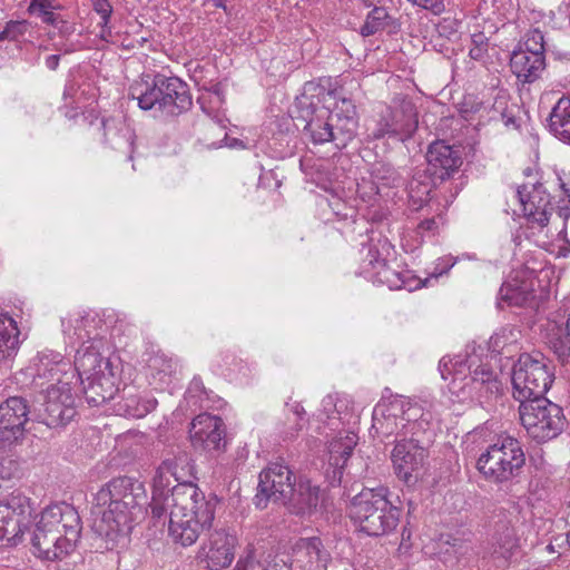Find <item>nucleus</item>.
I'll use <instances>...</instances> for the list:
<instances>
[{
    "label": "nucleus",
    "instance_id": "obj_1",
    "mask_svg": "<svg viewBox=\"0 0 570 570\" xmlns=\"http://www.w3.org/2000/svg\"><path fill=\"white\" fill-rule=\"evenodd\" d=\"M145 499L144 484L128 476L112 479L97 492L96 505L105 509L97 512L92 531L105 541V549H114L118 539L131 531L135 517Z\"/></svg>",
    "mask_w": 570,
    "mask_h": 570
},
{
    "label": "nucleus",
    "instance_id": "obj_2",
    "mask_svg": "<svg viewBox=\"0 0 570 570\" xmlns=\"http://www.w3.org/2000/svg\"><path fill=\"white\" fill-rule=\"evenodd\" d=\"M165 499L158 511L155 500H151L153 518L160 520L168 515V531L173 540L184 547L191 546L212 525L216 503L207 500L197 485H180Z\"/></svg>",
    "mask_w": 570,
    "mask_h": 570
},
{
    "label": "nucleus",
    "instance_id": "obj_3",
    "mask_svg": "<svg viewBox=\"0 0 570 570\" xmlns=\"http://www.w3.org/2000/svg\"><path fill=\"white\" fill-rule=\"evenodd\" d=\"M439 370L443 380L452 377L449 384L452 393L476 401L483 407L492 405L502 393L498 375L489 365L482 364L474 350L464 355L442 357Z\"/></svg>",
    "mask_w": 570,
    "mask_h": 570
},
{
    "label": "nucleus",
    "instance_id": "obj_4",
    "mask_svg": "<svg viewBox=\"0 0 570 570\" xmlns=\"http://www.w3.org/2000/svg\"><path fill=\"white\" fill-rule=\"evenodd\" d=\"M81 530V519L72 505L65 502L49 505L36 523L32 547L39 558L62 559L76 549Z\"/></svg>",
    "mask_w": 570,
    "mask_h": 570
},
{
    "label": "nucleus",
    "instance_id": "obj_5",
    "mask_svg": "<svg viewBox=\"0 0 570 570\" xmlns=\"http://www.w3.org/2000/svg\"><path fill=\"white\" fill-rule=\"evenodd\" d=\"M386 488L364 489L350 504V517L370 537L384 535L399 524L401 509L389 500Z\"/></svg>",
    "mask_w": 570,
    "mask_h": 570
},
{
    "label": "nucleus",
    "instance_id": "obj_6",
    "mask_svg": "<svg viewBox=\"0 0 570 570\" xmlns=\"http://www.w3.org/2000/svg\"><path fill=\"white\" fill-rule=\"evenodd\" d=\"M130 97L137 100L140 109L157 110L168 116L186 112L193 105L187 83L164 75H156L151 86H132Z\"/></svg>",
    "mask_w": 570,
    "mask_h": 570
},
{
    "label": "nucleus",
    "instance_id": "obj_7",
    "mask_svg": "<svg viewBox=\"0 0 570 570\" xmlns=\"http://www.w3.org/2000/svg\"><path fill=\"white\" fill-rule=\"evenodd\" d=\"M524 464L525 454L520 441L505 436L489 445L479 456L476 468L487 481L507 484L521 475Z\"/></svg>",
    "mask_w": 570,
    "mask_h": 570
},
{
    "label": "nucleus",
    "instance_id": "obj_8",
    "mask_svg": "<svg viewBox=\"0 0 570 570\" xmlns=\"http://www.w3.org/2000/svg\"><path fill=\"white\" fill-rule=\"evenodd\" d=\"M552 370L541 352L521 354L512 370L513 397L520 403L544 397L554 380Z\"/></svg>",
    "mask_w": 570,
    "mask_h": 570
},
{
    "label": "nucleus",
    "instance_id": "obj_9",
    "mask_svg": "<svg viewBox=\"0 0 570 570\" xmlns=\"http://www.w3.org/2000/svg\"><path fill=\"white\" fill-rule=\"evenodd\" d=\"M519 415L528 435L539 443L558 436L566 425L562 409L546 397L520 403Z\"/></svg>",
    "mask_w": 570,
    "mask_h": 570
},
{
    "label": "nucleus",
    "instance_id": "obj_10",
    "mask_svg": "<svg viewBox=\"0 0 570 570\" xmlns=\"http://www.w3.org/2000/svg\"><path fill=\"white\" fill-rule=\"evenodd\" d=\"M194 465L189 454L184 450H177L166 456L157 468L154 476L153 498L156 510L180 485H196L193 482Z\"/></svg>",
    "mask_w": 570,
    "mask_h": 570
},
{
    "label": "nucleus",
    "instance_id": "obj_11",
    "mask_svg": "<svg viewBox=\"0 0 570 570\" xmlns=\"http://www.w3.org/2000/svg\"><path fill=\"white\" fill-rule=\"evenodd\" d=\"M417 125V112L414 104L409 99L397 98L393 100L391 106L381 111L371 135L375 139L389 136L404 141L413 136Z\"/></svg>",
    "mask_w": 570,
    "mask_h": 570
},
{
    "label": "nucleus",
    "instance_id": "obj_12",
    "mask_svg": "<svg viewBox=\"0 0 570 570\" xmlns=\"http://www.w3.org/2000/svg\"><path fill=\"white\" fill-rule=\"evenodd\" d=\"M294 484L293 472L287 465L272 463L259 474L257 493L254 499L255 505L264 509L269 501L287 504Z\"/></svg>",
    "mask_w": 570,
    "mask_h": 570
},
{
    "label": "nucleus",
    "instance_id": "obj_13",
    "mask_svg": "<svg viewBox=\"0 0 570 570\" xmlns=\"http://www.w3.org/2000/svg\"><path fill=\"white\" fill-rule=\"evenodd\" d=\"M57 384L47 389L43 422L49 428L66 425L76 415V395L70 383L57 379Z\"/></svg>",
    "mask_w": 570,
    "mask_h": 570
},
{
    "label": "nucleus",
    "instance_id": "obj_14",
    "mask_svg": "<svg viewBox=\"0 0 570 570\" xmlns=\"http://www.w3.org/2000/svg\"><path fill=\"white\" fill-rule=\"evenodd\" d=\"M29 412L28 402L21 396L9 397L0 405V449L22 439Z\"/></svg>",
    "mask_w": 570,
    "mask_h": 570
},
{
    "label": "nucleus",
    "instance_id": "obj_15",
    "mask_svg": "<svg viewBox=\"0 0 570 570\" xmlns=\"http://www.w3.org/2000/svg\"><path fill=\"white\" fill-rule=\"evenodd\" d=\"M190 441L196 450L222 452L226 446L224 422L220 417L203 413L190 423Z\"/></svg>",
    "mask_w": 570,
    "mask_h": 570
},
{
    "label": "nucleus",
    "instance_id": "obj_16",
    "mask_svg": "<svg viewBox=\"0 0 570 570\" xmlns=\"http://www.w3.org/2000/svg\"><path fill=\"white\" fill-rule=\"evenodd\" d=\"M327 95L338 99L333 109L328 110V118L333 128V142L337 148H344L356 135V108L351 99L341 97L336 89L328 91Z\"/></svg>",
    "mask_w": 570,
    "mask_h": 570
},
{
    "label": "nucleus",
    "instance_id": "obj_17",
    "mask_svg": "<svg viewBox=\"0 0 570 570\" xmlns=\"http://www.w3.org/2000/svg\"><path fill=\"white\" fill-rule=\"evenodd\" d=\"M237 539L224 529L215 530L203 543L199 558L209 570H222L230 566L235 558Z\"/></svg>",
    "mask_w": 570,
    "mask_h": 570
},
{
    "label": "nucleus",
    "instance_id": "obj_18",
    "mask_svg": "<svg viewBox=\"0 0 570 570\" xmlns=\"http://www.w3.org/2000/svg\"><path fill=\"white\" fill-rule=\"evenodd\" d=\"M517 196L524 216L533 224L544 227L549 223L553 207L550 196L541 183L523 184L518 187Z\"/></svg>",
    "mask_w": 570,
    "mask_h": 570
},
{
    "label": "nucleus",
    "instance_id": "obj_19",
    "mask_svg": "<svg viewBox=\"0 0 570 570\" xmlns=\"http://www.w3.org/2000/svg\"><path fill=\"white\" fill-rule=\"evenodd\" d=\"M429 171L439 181L450 178L462 165L461 151L442 140L432 142L426 151Z\"/></svg>",
    "mask_w": 570,
    "mask_h": 570
},
{
    "label": "nucleus",
    "instance_id": "obj_20",
    "mask_svg": "<svg viewBox=\"0 0 570 570\" xmlns=\"http://www.w3.org/2000/svg\"><path fill=\"white\" fill-rule=\"evenodd\" d=\"M426 449L423 444L409 441L402 438L397 440L392 451L391 459L395 469L396 475L410 482L413 472L419 471L426 459Z\"/></svg>",
    "mask_w": 570,
    "mask_h": 570
},
{
    "label": "nucleus",
    "instance_id": "obj_21",
    "mask_svg": "<svg viewBox=\"0 0 570 570\" xmlns=\"http://www.w3.org/2000/svg\"><path fill=\"white\" fill-rule=\"evenodd\" d=\"M403 410H406V400L395 401L386 409L374 410L372 429L382 442H394L403 438Z\"/></svg>",
    "mask_w": 570,
    "mask_h": 570
},
{
    "label": "nucleus",
    "instance_id": "obj_22",
    "mask_svg": "<svg viewBox=\"0 0 570 570\" xmlns=\"http://www.w3.org/2000/svg\"><path fill=\"white\" fill-rule=\"evenodd\" d=\"M323 500L324 493L320 487L312 484L309 480H301L297 485L294 484L287 505L297 515L311 517L320 511Z\"/></svg>",
    "mask_w": 570,
    "mask_h": 570
},
{
    "label": "nucleus",
    "instance_id": "obj_23",
    "mask_svg": "<svg viewBox=\"0 0 570 570\" xmlns=\"http://www.w3.org/2000/svg\"><path fill=\"white\" fill-rule=\"evenodd\" d=\"M405 424L403 426V438L409 441L429 446L433 440L434 432L428 417L417 404H413L406 400V410H403V419Z\"/></svg>",
    "mask_w": 570,
    "mask_h": 570
},
{
    "label": "nucleus",
    "instance_id": "obj_24",
    "mask_svg": "<svg viewBox=\"0 0 570 570\" xmlns=\"http://www.w3.org/2000/svg\"><path fill=\"white\" fill-rule=\"evenodd\" d=\"M75 368L82 383L85 380L102 376L106 372H114L111 362L101 356L95 343L77 351Z\"/></svg>",
    "mask_w": 570,
    "mask_h": 570
},
{
    "label": "nucleus",
    "instance_id": "obj_25",
    "mask_svg": "<svg viewBox=\"0 0 570 570\" xmlns=\"http://www.w3.org/2000/svg\"><path fill=\"white\" fill-rule=\"evenodd\" d=\"M296 560L304 563L309 570H326L331 554L324 549L320 538H305L296 543Z\"/></svg>",
    "mask_w": 570,
    "mask_h": 570
},
{
    "label": "nucleus",
    "instance_id": "obj_26",
    "mask_svg": "<svg viewBox=\"0 0 570 570\" xmlns=\"http://www.w3.org/2000/svg\"><path fill=\"white\" fill-rule=\"evenodd\" d=\"M512 72L522 82H534L546 68V57L513 51L510 59Z\"/></svg>",
    "mask_w": 570,
    "mask_h": 570
},
{
    "label": "nucleus",
    "instance_id": "obj_27",
    "mask_svg": "<svg viewBox=\"0 0 570 570\" xmlns=\"http://www.w3.org/2000/svg\"><path fill=\"white\" fill-rule=\"evenodd\" d=\"M547 343L563 363L570 365V315L566 322L548 320Z\"/></svg>",
    "mask_w": 570,
    "mask_h": 570
},
{
    "label": "nucleus",
    "instance_id": "obj_28",
    "mask_svg": "<svg viewBox=\"0 0 570 570\" xmlns=\"http://www.w3.org/2000/svg\"><path fill=\"white\" fill-rule=\"evenodd\" d=\"M83 393L89 405L99 406L111 400L117 392L114 372L85 380Z\"/></svg>",
    "mask_w": 570,
    "mask_h": 570
},
{
    "label": "nucleus",
    "instance_id": "obj_29",
    "mask_svg": "<svg viewBox=\"0 0 570 570\" xmlns=\"http://www.w3.org/2000/svg\"><path fill=\"white\" fill-rule=\"evenodd\" d=\"M428 170H416L407 184L409 202L414 210H419L430 200V194L436 185Z\"/></svg>",
    "mask_w": 570,
    "mask_h": 570
},
{
    "label": "nucleus",
    "instance_id": "obj_30",
    "mask_svg": "<svg viewBox=\"0 0 570 570\" xmlns=\"http://www.w3.org/2000/svg\"><path fill=\"white\" fill-rule=\"evenodd\" d=\"M157 400L148 394L126 393L117 403V411L120 415L141 419L154 411Z\"/></svg>",
    "mask_w": 570,
    "mask_h": 570
},
{
    "label": "nucleus",
    "instance_id": "obj_31",
    "mask_svg": "<svg viewBox=\"0 0 570 570\" xmlns=\"http://www.w3.org/2000/svg\"><path fill=\"white\" fill-rule=\"evenodd\" d=\"M19 335L17 322L8 314L0 313V362L17 354L20 344Z\"/></svg>",
    "mask_w": 570,
    "mask_h": 570
},
{
    "label": "nucleus",
    "instance_id": "obj_32",
    "mask_svg": "<svg viewBox=\"0 0 570 570\" xmlns=\"http://www.w3.org/2000/svg\"><path fill=\"white\" fill-rule=\"evenodd\" d=\"M548 126L560 140L570 144V97H562L552 108Z\"/></svg>",
    "mask_w": 570,
    "mask_h": 570
},
{
    "label": "nucleus",
    "instance_id": "obj_33",
    "mask_svg": "<svg viewBox=\"0 0 570 570\" xmlns=\"http://www.w3.org/2000/svg\"><path fill=\"white\" fill-rule=\"evenodd\" d=\"M21 534L20 518L10 503H0V544H16Z\"/></svg>",
    "mask_w": 570,
    "mask_h": 570
},
{
    "label": "nucleus",
    "instance_id": "obj_34",
    "mask_svg": "<svg viewBox=\"0 0 570 570\" xmlns=\"http://www.w3.org/2000/svg\"><path fill=\"white\" fill-rule=\"evenodd\" d=\"M499 298L509 306L522 307L533 299V289L527 281L512 279L502 284Z\"/></svg>",
    "mask_w": 570,
    "mask_h": 570
},
{
    "label": "nucleus",
    "instance_id": "obj_35",
    "mask_svg": "<svg viewBox=\"0 0 570 570\" xmlns=\"http://www.w3.org/2000/svg\"><path fill=\"white\" fill-rule=\"evenodd\" d=\"M493 540L495 546L493 554L505 561L510 559L514 549L518 548V539L511 521L505 520L497 522Z\"/></svg>",
    "mask_w": 570,
    "mask_h": 570
},
{
    "label": "nucleus",
    "instance_id": "obj_36",
    "mask_svg": "<svg viewBox=\"0 0 570 570\" xmlns=\"http://www.w3.org/2000/svg\"><path fill=\"white\" fill-rule=\"evenodd\" d=\"M304 129L315 144L333 142V128L328 118V108H321L314 117L307 120Z\"/></svg>",
    "mask_w": 570,
    "mask_h": 570
},
{
    "label": "nucleus",
    "instance_id": "obj_37",
    "mask_svg": "<svg viewBox=\"0 0 570 570\" xmlns=\"http://www.w3.org/2000/svg\"><path fill=\"white\" fill-rule=\"evenodd\" d=\"M357 441L358 436L352 432H348L344 436H340L333 440L330 444L331 464L343 468L347 459L353 453Z\"/></svg>",
    "mask_w": 570,
    "mask_h": 570
},
{
    "label": "nucleus",
    "instance_id": "obj_38",
    "mask_svg": "<svg viewBox=\"0 0 570 570\" xmlns=\"http://www.w3.org/2000/svg\"><path fill=\"white\" fill-rule=\"evenodd\" d=\"M60 9L61 6L55 0H31L27 11L39 17L43 23L57 26L59 16L55 11Z\"/></svg>",
    "mask_w": 570,
    "mask_h": 570
},
{
    "label": "nucleus",
    "instance_id": "obj_39",
    "mask_svg": "<svg viewBox=\"0 0 570 570\" xmlns=\"http://www.w3.org/2000/svg\"><path fill=\"white\" fill-rule=\"evenodd\" d=\"M148 366L153 375H158L160 381H166V377L176 374L178 363L165 354H156L149 358Z\"/></svg>",
    "mask_w": 570,
    "mask_h": 570
},
{
    "label": "nucleus",
    "instance_id": "obj_40",
    "mask_svg": "<svg viewBox=\"0 0 570 570\" xmlns=\"http://www.w3.org/2000/svg\"><path fill=\"white\" fill-rule=\"evenodd\" d=\"M87 322L88 320L78 313L69 314L61 318L62 331L69 337L76 336L79 340H83L85 337H89L85 330Z\"/></svg>",
    "mask_w": 570,
    "mask_h": 570
},
{
    "label": "nucleus",
    "instance_id": "obj_41",
    "mask_svg": "<svg viewBox=\"0 0 570 570\" xmlns=\"http://www.w3.org/2000/svg\"><path fill=\"white\" fill-rule=\"evenodd\" d=\"M387 11L382 7H375L366 17L364 24L361 28V33L365 37L376 33L384 28Z\"/></svg>",
    "mask_w": 570,
    "mask_h": 570
},
{
    "label": "nucleus",
    "instance_id": "obj_42",
    "mask_svg": "<svg viewBox=\"0 0 570 570\" xmlns=\"http://www.w3.org/2000/svg\"><path fill=\"white\" fill-rule=\"evenodd\" d=\"M522 52H528L535 56H544V37L539 29L530 30L525 35L524 49Z\"/></svg>",
    "mask_w": 570,
    "mask_h": 570
},
{
    "label": "nucleus",
    "instance_id": "obj_43",
    "mask_svg": "<svg viewBox=\"0 0 570 570\" xmlns=\"http://www.w3.org/2000/svg\"><path fill=\"white\" fill-rule=\"evenodd\" d=\"M66 365L67 364L61 360L51 363L48 357H42L37 365V376L38 379L48 377L53 380L56 376L62 373Z\"/></svg>",
    "mask_w": 570,
    "mask_h": 570
},
{
    "label": "nucleus",
    "instance_id": "obj_44",
    "mask_svg": "<svg viewBox=\"0 0 570 570\" xmlns=\"http://www.w3.org/2000/svg\"><path fill=\"white\" fill-rule=\"evenodd\" d=\"M371 264L374 268H377V282L386 284L390 287L395 284L392 279V276L395 275V273L387 267L385 259L371 261Z\"/></svg>",
    "mask_w": 570,
    "mask_h": 570
},
{
    "label": "nucleus",
    "instance_id": "obj_45",
    "mask_svg": "<svg viewBox=\"0 0 570 570\" xmlns=\"http://www.w3.org/2000/svg\"><path fill=\"white\" fill-rule=\"evenodd\" d=\"M19 472V463L8 456H0V479L10 480Z\"/></svg>",
    "mask_w": 570,
    "mask_h": 570
},
{
    "label": "nucleus",
    "instance_id": "obj_46",
    "mask_svg": "<svg viewBox=\"0 0 570 570\" xmlns=\"http://www.w3.org/2000/svg\"><path fill=\"white\" fill-rule=\"evenodd\" d=\"M288 421L291 420L288 419ZM303 426L304 423L298 421L293 420V422H285L279 430L281 438L284 441H292L298 436L299 432L303 430Z\"/></svg>",
    "mask_w": 570,
    "mask_h": 570
},
{
    "label": "nucleus",
    "instance_id": "obj_47",
    "mask_svg": "<svg viewBox=\"0 0 570 570\" xmlns=\"http://www.w3.org/2000/svg\"><path fill=\"white\" fill-rule=\"evenodd\" d=\"M29 22L27 20L16 21L10 20L6 24V30L9 36V40H16L18 37L26 33L28 30Z\"/></svg>",
    "mask_w": 570,
    "mask_h": 570
},
{
    "label": "nucleus",
    "instance_id": "obj_48",
    "mask_svg": "<svg viewBox=\"0 0 570 570\" xmlns=\"http://www.w3.org/2000/svg\"><path fill=\"white\" fill-rule=\"evenodd\" d=\"M94 10L101 17L102 26H107L112 13V7L108 0H92Z\"/></svg>",
    "mask_w": 570,
    "mask_h": 570
},
{
    "label": "nucleus",
    "instance_id": "obj_49",
    "mask_svg": "<svg viewBox=\"0 0 570 570\" xmlns=\"http://www.w3.org/2000/svg\"><path fill=\"white\" fill-rule=\"evenodd\" d=\"M415 6L440 16L445 11L444 0H416Z\"/></svg>",
    "mask_w": 570,
    "mask_h": 570
},
{
    "label": "nucleus",
    "instance_id": "obj_50",
    "mask_svg": "<svg viewBox=\"0 0 570 570\" xmlns=\"http://www.w3.org/2000/svg\"><path fill=\"white\" fill-rule=\"evenodd\" d=\"M262 566L256 562L252 554L247 556L246 559L238 560L234 570H261Z\"/></svg>",
    "mask_w": 570,
    "mask_h": 570
},
{
    "label": "nucleus",
    "instance_id": "obj_51",
    "mask_svg": "<svg viewBox=\"0 0 570 570\" xmlns=\"http://www.w3.org/2000/svg\"><path fill=\"white\" fill-rule=\"evenodd\" d=\"M262 570H291V567L283 558L276 556L267 561Z\"/></svg>",
    "mask_w": 570,
    "mask_h": 570
},
{
    "label": "nucleus",
    "instance_id": "obj_52",
    "mask_svg": "<svg viewBox=\"0 0 570 570\" xmlns=\"http://www.w3.org/2000/svg\"><path fill=\"white\" fill-rule=\"evenodd\" d=\"M288 411L294 415V421L304 423V416L306 414L305 409L298 402L286 403Z\"/></svg>",
    "mask_w": 570,
    "mask_h": 570
},
{
    "label": "nucleus",
    "instance_id": "obj_53",
    "mask_svg": "<svg viewBox=\"0 0 570 570\" xmlns=\"http://www.w3.org/2000/svg\"><path fill=\"white\" fill-rule=\"evenodd\" d=\"M485 52H487V46L476 45L470 49L469 55L472 59L479 60V59L483 58Z\"/></svg>",
    "mask_w": 570,
    "mask_h": 570
},
{
    "label": "nucleus",
    "instance_id": "obj_54",
    "mask_svg": "<svg viewBox=\"0 0 570 570\" xmlns=\"http://www.w3.org/2000/svg\"><path fill=\"white\" fill-rule=\"evenodd\" d=\"M419 228L424 232H432L436 228V222L434 218H428L420 223Z\"/></svg>",
    "mask_w": 570,
    "mask_h": 570
},
{
    "label": "nucleus",
    "instance_id": "obj_55",
    "mask_svg": "<svg viewBox=\"0 0 570 570\" xmlns=\"http://www.w3.org/2000/svg\"><path fill=\"white\" fill-rule=\"evenodd\" d=\"M59 61H60V56L59 55H51V56L47 57L46 66L50 70H55L58 67Z\"/></svg>",
    "mask_w": 570,
    "mask_h": 570
},
{
    "label": "nucleus",
    "instance_id": "obj_56",
    "mask_svg": "<svg viewBox=\"0 0 570 570\" xmlns=\"http://www.w3.org/2000/svg\"><path fill=\"white\" fill-rule=\"evenodd\" d=\"M472 42L474 43V46H476V45L488 46L487 40L482 33L474 35L472 37Z\"/></svg>",
    "mask_w": 570,
    "mask_h": 570
},
{
    "label": "nucleus",
    "instance_id": "obj_57",
    "mask_svg": "<svg viewBox=\"0 0 570 570\" xmlns=\"http://www.w3.org/2000/svg\"><path fill=\"white\" fill-rule=\"evenodd\" d=\"M213 1H214V6L216 8H222L224 10H226L225 0H213Z\"/></svg>",
    "mask_w": 570,
    "mask_h": 570
},
{
    "label": "nucleus",
    "instance_id": "obj_58",
    "mask_svg": "<svg viewBox=\"0 0 570 570\" xmlns=\"http://www.w3.org/2000/svg\"><path fill=\"white\" fill-rule=\"evenodd\" d=\"M4 40H9V36L7 33L6 28L3 29V31L0 32V41H4Z\"/></svg>",
    "mask_w": 570,
    "mask_h": 570
},
{
    "label": "nucleus",
    "instance_id": "obj_59",
    "mask_svg": "<svg viewBox=\"0 0 570 570\" xmlns=\"http://www.w3.org/2000/svg\"><path fill=\"white\" fill-rule=\"evenodd\" d=\"M559 215H560V216H564V218H568L569 213L563 212V209H560Z\"/></svg>",
    "mask_w": 570,
    "mask_h": 570
},
{
    "label": "nucleus",
    "instance_id": "obj_60",
    "mask_svg": "<svg viewBox=\"0 0 570 570\" xmlns=\"http://www.w3.org/2000/svg\"><path fill=\"white\" fill-rule=\"evenodd\" d=\"M567 542H568V544L570 547V532L567 534Z\"/></svg>",
    "mask_w": 570,
    "mask_h": 570
},
{
    "label": "nucleus",
    "instance_id": "obj_61",
    "mask_svg": "<svg viewBox=\"0 0 570 570\" xmlns=\"http://www.w3.org/2000/svg\"><path fill=\"white\" fill-rule=\"evenodd\" d=\"M411 4L415 6L416 0H407Z\"/></svg>",
    "mask_w": 570,
    "mask_h": 570
},
{
    "label": "nucleus",
    "instance_id": "obj_62",
    "mask_svg": "<svg viewBox=\"0 0 570 570\" xmlns=\"http://www.w3.org/2000/svg\"><path fill=\"white\" fill-rule=\"evenodd\" d=\"M402 537L409 538V534H405V531H403Z\"/></svg>",
    "mask_w": 570,
    "mask_h": 570
},
{
    "label": "nucleus",
    "instance_id": "obj_63",
    "mask_svg": "<svg viewBox=\"0 0 570 570\" xmlns=\"http://www.w3.org/2000/svg\"><path fill=\"white\" fill-rule=\"evenodd\" d=\"M402 537L409 538V534H405V531H403Z\"/></svg>",
    "mask_w": 570,
    "mask_h": 570
},
{
    "label": "nucleus",
    "instance_id": "obj_64",
    "mask_svg": "<svg viewBox=\"0 0 570 570\" xmlns=\"http://www.w3.org/2000/svg\"><path fill=\"white\" fill-rule=\"evenodd\" d=\"M513 122V119L512 118H509L508 121L505 124H509V122Z\"/></svg>",
    "mask_w": 570,
    "mask_h": 570
}]
</instances>
